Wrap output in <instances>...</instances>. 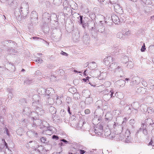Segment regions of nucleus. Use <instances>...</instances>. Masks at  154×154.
<instances>
[{"instance_id":"obj_45","label":"nucleus","mask_w":154,"mask_h":154,"mask_svg":"<svg viewBox=\"0 0 154 154\" xmlns=\"http://www.w3.org/2000/svg\"><path fill=\"white\" fill-rule=\"evenodd\" d=\"M131 142V138L129 136H127V138H126L125 140V142L126 143H129Z\"/></svg>"},{"instance_id":"obj_31","label":"nucleus","mask_w":154,"mask_h":154,"mask_svg":"<svg viewBox=\"0 0 154 154\" xmlns=\"http://www.w3.org/2000/svg\"><path fill=\"white\" fill-rule=\"evenodd\" d=\"M38 115L37 113V112H31V113L30 114V116H29V117H31L32 118V120L34 119H35V118L36 119H37L36 116H37Z\"/></svg>"},{"instance_id":"obj_35","label":"nucleus","mask_w":154,"mask_h":154,"mask_svg":"<svg viewBox=\"0 0 154 154\" xmlns=\"http://www.w3.org/2000/svg\"><path fill=\"white\" fill-rule=\"evenodd\" d=\"M133 66V63L131 61L127 63V67L129 69H131Z\"/></svg>"},{"instance_id":"obj_39","label":"nucleus","mask_w":154,"mask_h":154,"mask_svg":"<svg viewBox=\"0 0 154 154\" xmlns=\"http://www.w3.org/2000/svg\"><path fill=\"white\" fill-rule=\"evenodd\" d=\"M110 93H108L107 94V95H109L111 97H114L115 96H116V97H117V96L118 95L117 92H116V93H115L114 94V95H113L114 92L111 91H110Z\"/></svg>"},{"instance_id":"obj_11","label":"nucleus","mask_w":154,"mask_h":154,"mask_svg":"<svg viewBox=\"0 0 154 154\" xmlns=\"http://www.w3.org/2000/svg\"><path fill=\"white\" fill-rule=\"evenodd\" d=\"M94 132L99 135H101L103 132V126L100 125L99 127H97L94 130Z\"/></svg>"},{"instance_id":"obj_23","label":"nucleus","mask_w":154,"mask_h":154,"mask_svg":"<svg viewBox=\"0 0 154 154\" xmlns=\"http://www.w3.org/2000/svg\"><path fill=\"white\" fill-rule=\"evenodd\" d=\"M36 142L34 141H30L29 143H28L26 145V146L27 147H34V146L35 144H36Z\"/></svg>"},{"instance_id":"obj_40","label":"nucleus","mask_w":154,"mask_h":154,"mask_svg":"<svg viewBox=\"0 0 154 154\" xmlns=\"http://www.w3.org/2000/svg\"><path fill=\"white\" fill-rule=\"evenodd\" d=\"M33 60L36 62H37V63H42L43 61V60L38 57H36V59H34Z\"/></svg>"},{"instance_id":"obj_9","label":"nucleus","mask_w":154,"mask_h":154,"mask_svg":"<svg viewBox=\"0 0 154 154\" xmlns=\"http://www.w3.org/2000/svg\"><path fill=\"white\" fill-rule=\"evenodd\" d=\"M30 18L31 21L32 22L36 21L38 20V15L36 11H32Z\"/></svg>"},{"instance_id":"obj_49","label":"nucleus","mask_w":154,"mask_h":154,"mask_svg":"<svg viewBox=\"0 0 154 154\" xmlns=\"http://www.w3.org/2000/svg\"><path fill=\"white\" fill-rule=\"evenodd\" d=\"M108 58L107 57V58H105L104 59L103 62L106 65H109L110 63V62L108 61Z\"/></svg>"},{"instance_id":"obj_34","label":"nucleus","mask_w":154,"mask_h":154,"mask_svg":"<svg viewBox=\"0 0 154 154\" xmlns=\"http://www.w3.org/2000/svg\"><path fill=\"white\" fill-rule=\"evenodd\" d=\"M40 92L41 94L42 95H45L46 89L43 88H41L38 90Z\"/></svg>"},{"instance_id":"obj_15","label":"nucleus","mask_w":154,"mask_h":154,"mask_svg":"<svg viewBox=\"0 0 154 154\" xmlns=\"http://www.w3.org/2000/svg\"><path fill=\"white\" fill-rule=\"evenodd\" d=\"M111 19L112 21L116 24H119V18L116 15L113 14L111 16Z\"/></svg>"},{"instance_id":"obj_22","label":"nucleus","mask_w":154,"mask_h":154,"mask_svg":"<svg viewBox=\"0 0 154 154\" xmlns=\"http://www.w3.org/2000/svg\"><path fill=\"white\" fill-rule=\"evenodd\" d=\"M112 115L109 113H107L105 115V119L106 121H109L112 119Z\"/></svg>"},{"instance_id":"obj_63","label":"nucleus","mask_w":154,"mask_h":154,"mask_svg":"<svg viewBox=\"0 0 154 154\" xmlns=\"http://www.w3.org/2000/svg\"><path fill=\"white\" fill-rule=\"evenodd\" d=\"M142 83L144 86H147V85L146 82L144 80H143L142 81Z\"/></svg>"},{"instance_id":"obj_48","label":"nucleus","mask_w":154,"mask_h":154,"mask_svg":"<svg viewBox=\"0 0 154 154\" xmlns=\"http://www.w3.org/2000/svg\"><path fill=\"white\" fill-rule=\"evenodd\" d=\"M24 83L27 84H30L32 82V80L31 79H26L24 82Z\"/></svg>"},{"instance_id":"obj_33","label":"nucleus","mask_w":154,"mask_h":154,"mask_svg":"<svg viewBox=\"0 0 154 154\" xmlns=\"http://www.w3.org/2000/svg\"><path fill=\"white\" fill-rule=\"evenodd\" d=\"M85 101L87 104H90L93 102V99L89 97L86 98Z\"/></svg>"},{"instance_id":"obj_54","label":"nucleus","mask_w":154,"mask_h":154,"mask_svg":"<svg viewBox=\"0 0 154 154\" xmlns=\"http://www.w3.org/2000/svg\"><path fill=\"white\" fill-rule=\"evenodd\" d=\"M60 141H62L64 143V144H66L68 143H69V142L67 141L66 140L64 139L60 140Z\"/></svg>"},{"instance_id":"obj_29","label":"nucleus","mask_w":154,"mask_h":154,"mask_svg":"<svg viewBox=\"0 0 154 154\" xmlns=\"http://www.w3.org/2000/svg\"><path fill=\"white\" fill-rule=\"evenodd\" d=\"M131 106L133 109H138L139 107V104L138 103L135 102L131 105Z\"/></svg>"},{"instance_id":"obj_58","label":"nucleus","mask_w":154,"mask_h":154,"mask_svg":"<svg viewBox=\"0 0 154 154\" xmlns=\"http://www.w3.org/2000/svg\"><path fill=\"white\" fill-rule=\"evenodd\" d=\"M124 35H128L130 34V31L128 30V29H125V32L124 34Z\"/></svg>"},{"instance_id":"obj_55","label":"nucleus","mask_w":154,"mask_h":154,"mask_svg":"<svg viewBox=\"0 0 154 154\" xmlns=\"http://www.w3.org/2000/svg\"><path fill=\"white\" fill-rule=\"evenodd\" d=\"M105 29L104 28L103 30V31H102V30H100V29H99L98 30V31L99 32H100L103 33V35H105L107 34L108 33H107V32H106L105 31Z\"/></svg>"},{"instance_id":"obj_51","label":"nucleus","mask_w":154,"mask_h":154,"mask_svg":"<svg viewBox=\"0 0 154 154\" xmlns=\"http://www.w3.org/2000/svg\"><path fill=\"white\" fill-rule=\"evenodd\" d=\"M8 5L10 6H11L13 4L14 0H8Z\"/></svg>"},{"instance_id":"obj_37","label":"nucleus","mask_w":154,"mask_h":154,"mask_svg":"<svg viewBox=\"0 0 154 154\" xmlns=\"http://www.w3.org/2000/svg\"><path fill=\"white\" fill-rule=\"evenodd\" d=\"M73 98L75 100H78L80 98V95L78 93H75L73 94Z\"/></svg>"},{"instance_id":"obj_24","label":"nucleus","mask_w":154,"mask_h":154,"mask_svg":"<svg viewBox=\"0 0 154 154\" xmlns=\"http://www.w3.org/2000/svg\"><path fill=\"white\" fill-rule=\"evenodd\" d=\"M88 65L90 66V69H94L97 67V65L95 62L93 61L88 64Z\"/></svg>"},{"instance_id":"obj_36","label":"nucleus","mask_w":154,"mask_h":154,"mask_svg":"<svg viewBox=\"0 0 154 154\" xmlns=\"http://www.w3.org/2000/svg\"><path fill=\"white\" fill-rule=\"evenodd\" d=\"M144 111L145 112V111ZM146 111L148 112V113L151 114L154 112V110L152 107H148L147 108L146 112Z\"/></svg>"},{"instance_id":"obj_47","label":"nucleus","mask_w":154,"mask_h":154,"mask_svg":"<svg viewBox=\"0 0 154 154\" xmlns=\"http://www.w3.org/2000/svg\"><path fill=\"white\" fill-rule=\"evenodd\" d=\"M65 112L64 111V110L63 109L61 110L60 111V116L61 117H63L65 116Z\"/></svg>"},{"instance_id":"obj_16","label":"nucleus","mask_w":154,"mask_h":154,"mask_svg":"<svg viewBox=\"0 0 154 154\" xmlns=\"http://www.w3.org/2000/svg\"><path fill=\"white\" fill-rule=\"evenodd\" d=\"M153 122V120L150 118L146 117V119L145 120L144 123L143 125V127L145 125L146 126L151 125L152 122Z\"/></svg>"},{"instance_id":"obj_1","label":"nucleus","mask_w":154,"mask_h":154,"mask_svg":"<svg viewBox=\"0 0 154 154\" xmlns=\"http://www.w3.org/2000/svg\"><path fill=\"white\" fill-rule=\"evenodd\" d=\"M24 10H23L21 11L20 10L19 7H16L14 10V14L16 17V18L19 21L21 20L22 18L23 17L24 19L27 17L28 13V10L27 11V13H25Z\"/></svg>"},{"instance_id":"obj_20","label":"nucleus","mask_w":154,"mask_h":154,"mask_svg":"<svg viewBox=\"0 0 154 154\" xmlns=\"http://www.w3.org/2000/svg\"><path fill=\"white\" fill-rule=\"evenodd\" d=\"M49 126V125L47 122L45 121H41V126H40L39 128H46Z\"/></svg>"},{"instance_id":"obj_2","label":"nucleus","mask_w":154,"mask_h":154,"mask_svg":"<svg viewBox=\"0 0 154 154\" xmlns=\"http://www.w3.org/2000/svg\"><path fill=\"white\" fill-rule=\"evenodd\" d=\"M116 1L117 0H115V2L113 1V0H110V2L111 4L113 5L114 11L117 13L122 14L123 13V10L119 5L116 3Z\"/></svg>"},{"instance_id":"obj_10","label":"nucleus","mask_w":154,"mask_h":154,"mask_svg":"<svg viewBox=\"0 0 154 154\" xmlns=\"http://www.w3.org/2000/svg\"><path fill=\"white\" fill-rule=\"evenodd\" d=\"M33 99L34 102L32 103V105H34L35 104H37L40 103V96L38 95H35L33 96Z\"/></svg>"},{"instance_id":"obj_57","label":"nucleus","mask_w":154,"mask_h":154,"mask_svg":"<svg viewBox=\"0 0 154 154\" xmlns=\"http://www.w3.org/2000/svg\"><path fill=\"white\" fill-rule=\"evenodd\" d=\"M45 113V111L44 110L42 109L39 112H38V115H43Z\"/></svg>"},{"instance_id":"obj_17","label":"nucleus","mask_w":154,"mask_h":154,"mask_svg":"<svg viewBox=\"0 0 154 154\" xmlns=\"http://www.w3.org/2000/svg\"><path fill=\"white\" fill-rule=\"evenodd\" d=\"M73 144V146H72L73 148H74L77 150H78L80 149H82L83 148V146L79 143L74 142Z\"/></svg>"},{"instance_id":"obj_26","label":"nucleus","mask_w":154,"mask_h":154,"mask_svg":"<svg viewBox=\"0 0 154 154\" xmlns=\"http://www.w3.org/2000/svg\"><path fill=\"white\" fill-rule=\"evenodd\" d=\"M100 118L94 117L92 120L93 124L95 125L98 124L100 123Z\"/></svg>"},{"instance_id":"obj_61","label":"nucleus","mask_w":154,"mask_h":154,"mask_svg":"<svg viewBox=\"0 0 154 154\" xmlns=\"http://www.w3.org/2000/svg\"><path fill=\"white\" fill-rule=\"evenodd\" d=\"M2 142H3V143H4L5 146H6V148H8V144L5 142V139H2Z\"/></svg>"},{"instance_id":"obj_12","label":"nucleus","mask_w":154,"mask_h":154,"mask_svg":"<svg viewBox=\"0 0 154 154\" xmlns=\"http://www.w3.org/2000/svg\"><path fill=\"white\" fill-rule=\"evenodd\" d=\"M88 27L91 32L94 29L95 27V24L93 20H90L88 21Z\"/></svg>"},{"instance_id":"obj_41","label":"nucleus","mask_w":154,"mask_h":154,"mask_svg":"<svg viewBox=\"0 0 154 154\" xmlns=\"http://www.w3.org/2000/svg\"><path fill=\"white\" fill-rule=\"evenodd\" d=\"M129 109L130 110L131 112L133 113L136 114L138 112V109H133L132 108H131V107H129Z\"/></svg>"},{"instance_id":"obj_38","label":"nucleus","mask_w":154,"mask_h":154,"mask_svg":"<svg viewBox=\"0 0 154 154\" xmlns=\"http://www.w3.org/2000/svg\"><path fill=\"white\" fill-rule=\"evenodd\" d=\"M117 64L116 63H112L110 65V67L111 68L113 69H115L116 70V68H117Z\"/></svg>"},{"instance_id":"obj_18","label":"nucleus","mask_w":154,"mask_h":154,"mask_svg":"<svg viewBox=\"0 0 154 154\" xmlns=\"http://www.w3.org/2000/svg\"><path fill=\"white\" fill-rule=\"evenodd\" d=\"M35 132H36V129L34 128H32V127L31 130L27 131V134L29 137H33L34 133Z\"/></svg>"},{"instance_id":"obj_56","label":"nucleus","mask_w":154,"mask_h":154,"mask_svg":"<svg viewBox=\"0 0 154 154\" xmlns=\"http://www.w3.org/2000/svg\"><path fill=\"white\" fill-rule=\"evenodd\" d=\"M52 138L54 140H57L59 139V137L57 135H54L52 136Z\"/></svg>"},{"instance_id":"obj_6","label":"nucleus","mask_w":154,"mask_h":154,"mask_svg":"<svg viewBox=\"0 0 154 154\" xmlns=\"http://www.w3.org/2000/svg\"><path fill=\"white\" fill-rule=\"evenodd\" d=\"M41 120L39 119H34L32 122V128L36 129L40 126H41Z\"/></svg>"},{"instance_id":"obj_21","label":"nucleus","mask_w":154,"mask_h":154,"mask_svg":"<svg viewBox=\"0 0 154 154\" xmlns=\"http://www.w3.org/2000/svg\"><path fill=\"white\" fill-rule=\"evenodd\" d=\"M23 110L24 114H26L29 116L31 112L29 108L28 107H26L24 108Z\"/></svg>"},{"instance_id":"obj_32","label":"nucleus","mask_w":154,"mask_h":154,"mask_svg":"<svg viewBox=\"0 0 154 154\" xmlns=\"http://www.w3.org/2000/svg\"><path fill=\"white\" fill-rule=\"evenodd\" d=\"M62 2V0H54L53 4L56 6H59Z\"/></svg>"},{"instance_id":"obj_64","label":"nucleus","mask_w":154,"mask_h":154,"mask_svg":"<svg viewBox=\"0 0 154 154\" xmlns=\"http://www.w3.org/2000/svg\"><path fill=\"white\" fill-rule=\"evenodd\" d=\"M149 82L150 83H151V85L152 86L154 85V80L152 79H150L149 80Z\"/></svg>"},{"instance_id":"obj_13","label":"nucleus","mask_w":154,"mask_h":154,"mask_svg":"<svg viewBox=\"0 0 154 154\" xmlns=\"http://www.w3.org/2000/svg\"><path fill=\"white\" fill-rule=\"evenodd\" d=\"M55 92L54 89L51 88H48L46 89L45 95H47L48 97L52 96Z\"/></svg>"},{"instance_id":"obj_25","label":"nucleus","mask_w":154,"mask_h":154,"mask_svg":"<svg viewBox=\"0 0 154 154\" xmlns=\"http://www.w3.org/2000/svg\"><path fill=\"white\" fill-rule=\"evenodd\" d=\"M95 106L98 108H100L103 105V102L101 100H97L95 103Z\"/></svg>"},{"instance_id":"obj_62","label":"nucleus","mask_w":154,"mask_h":154,"mask_svg":"<svg viewBox=\"0 0 154 154\" xmlns=\"http://www.w3.org/2000/svg\"><path fill=\"white\" fill-rule=\"evenodd\" d=\"M78 151H79L80 154H84L86 152V151L82 149H79Z\"/></svg>"},{"instance_id":"obj_5","label":"nucleus","mask_w":154,"mask_h":154,"mask_svg":"<svg viewBox=\"0 0 154 154\" xmlns=\"http://www.w3.org/2000/svg\"><path fill=\"white\" fill-rule=\"evenodd\" d=\"M115 73V75L118 77H123L125 75V72L123 71L122 67L119 66H118L117 68H116Z\"/></svg>"},{"instance_id":"obj_52","label":"nucleus","mask_w":154,"mask_h":154,"mask_svg":"<svg viewBox=\"0 0 154 154\" xmlns=\"http://www.w3.org/2000/svg\"><path fill=\"white\" fill-rule=\"evenodd\" d=\"M42 109L38 107H36L35 108V111L37 113V114L38 113V112H39Z\"/></svg>"},{"instance_id":"obj_3","label":"nucleus","mask_w":154,"mask_h":154,"mask_svg":"<svg viewBox=\"0 0 154 154\" xmlns=\"http://www.w3.org/2000/svg\"><path fill=\"white\" fill-rule=\"evenodd\" d=\"M113 125V128L118 131V133H121L122 132L125 128V125L126 122H123L121 125H119L118 123H115Z\"/></svg>"},{"instance_id":"obj_14","label":"nucleus","mask_w":154,"mask_h":154,"mask_svg":"<svg viewBox=\"0 0 154 154\" xmlns=\"http://www.w3.org/2000/svg\"><path fill=\"white\" fill-rule=\"evenodd\" d=\"M47 98H48L47 100L48 103L50 105L54 104L56 99V96L55 95L51 96V97H47Z\"/></svg>"},{"instance_id":"obj_4","label":"nucleus","mask_w":154,"mask_h":154,"mask_svg":"<svg viewBox=\"0 0 154 154\" xmlns=\"http://www.w3.org/2000/svg\"><path fill=\"white\" fill-rule=\"evenodd\" d=\"M51 15L47 12L44 13L42 15V21L46 24H47L52 19Z\"/></svg>"},{"instance_id":"obj_44","label":"nucleus","mask_w":154,"mask_h":154,"mask_svg":"<svg viewBox=\"0 0 154 154\" xmlns=\"http://www.w3.org/2000/svg\"><path fill=\"white\" fill-rule=\"evenodd\" d=\"M41 141L44 143H47L48 141L47 140V138L45 137H42L40 139Z\"/></svg>"},{"instance_id":"obj_19","label":"nucleus","mask_w":154,"mask_h":154,"mask_svg":"<svg viewBox=\"0 0 154 154\" xmlns=\"http://www.w3.org/2000/svg\"><path fill=\"white\" fill-rule=\"evenodd\" d=\"M116 83L118 86L121 87L124 86L125 83V82L123 80L120 79L117 81Z\"/></svg>"},{"instance_id":"obj_43","label":"nucleus","mask_w":154,"mask_h":154,"mask_svg":"<svg viewBox=\"0 0 154 154\" xmlns=\"http://www.w3.org/2000/svg\"><path fill=\"white\" fill-rule=\"evenodd\" d=\"M9 52L11 53H16L17 52V51L15 50L14 49H13L12 47L9 49H8V50Z\"/></svg>"},{"instance_id":"obj_7","label":"nucleus","mask_w":154,"mask_h":154,"mask_svg":"<svg viewBox=\"0 0 154 154\" xmlns=\"http://www.w3.org/2000/svg\"><path fill=\"white\" fill-rule=\"evenodd\" d=\"M17 7H19L21 11H23V10L25 11V13H27V11L29 9V5L27 2H23L20 6H17Z\"/></svg>"},{"instance_id":"obj_50","label":"nucleus","mask_w":154,"mask_h":154,"mask_svg":"<svg viewBox=\"0 0 154 154\" xmlns=\"http://www.w3.org/2000/svg\"><path fill=\"white\" fill-rule=\"evenodd\" d=\"M107 131H104L105 135L106 136H108L110 134V131L108 129H106Z\"/></svg>"},{"instance_id":"obj_8","label":"nucleus","mask_w":154,"mask_h":154,"mask_svg":"<svg viewBox=\"0 0 154 154\" xmlns=\"http://www.w3.org/2000/svg\"><path fill=\"white\" fill-rule=\"evenodd\" d=\"M131 85L133 86L134 85H138L140 82L141 80L140 78L138 76H134L132 78Z\"/></svg>"},{"instance_id":"obj_42","label":"nucleus","mask_w":154,"mask_h":154,"mask_svg":"<svg viewBox=\"0 0 154 154\" xmlns=\"http://www.w3.org/2000/svg\"><path fill=\"white\" fill-rule=\"evenodd\" d=\"M125 35L121 32H119L118 33L117 37L118 38H124Z\"/></svg>"},{"instance_id":"obj_53","label":"nucleus","mask_w":154,"mask_h":154,"mask_svg":"<svg viewBox=\"0 0 154 154\" xmlns=\"http://www.w3.org/2000/svg\"><path fill=\"white\" fill-rule=\"evenodd\" d=\"M146 50L145 46L144 43H143V45L142 46L141 49V52H144Z\"/></svg>"},{"instance_id":"obj_30","label":"nucleus","mask_w":154,"mask_h":154,"mask_svg":"<svg viewBox=\"0 0 154 154\" xmlns=\"http://www.w3.org/2000/svg\"><path fill=\"white\" fill-rule=\"evenodd\" d=\"M46 128H47V130L46 131L47 133L50 134V135L52 134L53 132L52 131L53 128L52 127H49L48 126V127H46Z\"/></svg>"},{"instance_id":"obj_60","label":"nucleus","mask_w":154,"mask_h":154,"mask_svg":"<svg viewBox=\"0 0 154 154\" xmlns=\"http://www.w3.org/2000/svg\"><path fill=\"white\" fill-rule=\"evenodd\" d=\"M143 127V134H144V135H146L147 134V131L145 129L146 128L145 127Z\"/></svg>"},{"instance_id":"obj_28","label":"nucleus","mask_w":154,"mask_h":154,"mask_svg":"<svg viewBox=\"0 0 154 154\" xmlns=\"http://www.w3.org/2000/svg\"><path fill=\"white\" fill-rule=\"evenodd\" d=\"M49 112L52 114H54L56 113L57 110L54 107L51 106L49 107Z\"/></svg>"},{"instance_id":"obj_46","label":"nucleus","mask_w":154,"mask_h":154,"mask_svg":"<svg viewBox=\"0 0 154 154\" xmlns=\"http://www.w3.org/2000/svg\"><path fill=\"white\" fill-rule=\"evenodd\" d=\"M87 78H88V79L85 78L82 79V80L84 82H89L92 79V78L88 77Z\"/></svg>"},{"instance_id":"obj_59","label":"nucleus","mask_w":154,"mask_h":154,"mask_svg":"<svg viewBox=\"0 0 154 154\" xmlns=\"http://www.w3.org/2000/svg\"><path fill=\"white\" fill-rule=\"evenodd\" d=\"M51 17H52V19H53L54 21H56V20L57 16L56 14H53L52 16H51Z\"/></svg>"},{"instance_id":"obj_27","label":"nucleus","mask_w":154,"mask_h":154,"mask_svg":"<svg viewBox=\"0 0 154 154\" xmlns=\"http://www.w3.org/2000/svg\"><path fill=\"white\" fill-rule=\"evenodd\" d=\"M2 44H5V43L8 44V43H10V44L11 45H11L12 46H13V47H14V45L16 46V43L12 41L11 40H8V41H3L2 42Z\"/></svg>"}]
</instances>
